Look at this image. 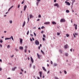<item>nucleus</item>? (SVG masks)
<instances>
[{
  "label": "nucleus",
  "mask_w": 79,
  "mask_h": 79,
  "mask_svg": "<svg viewBox=\"0 0 79 79\" xmlns=\"http://www.w3.org/2000/svg\"><path fill=\"white\" fill-rule=\"evenodd\" d=\"M35 44L36 45H39V41L37 40H35Z\"/></svg>",
  "instance_id": "obj_1"
},
{
  "label": "nucleus",
  "mask_w": 79,
  "mask_h": 79,
  "mask_svg": "<svg viewBox=\"0 0 79 79\" xmlns=\"http://www.w3.org/2000/svg\"><path fill=\"white\" fill-rule=\"evenodd\" d=\"M66 20L64 19H62L60 20V22L61 23H63V22H65Z\"/></svg>",
  "instance_id": "obj_2"
},
{
  "label": "nucleus",
  "mask_w": 79,
  "mask_h": 79,
  "mask_svg": "<svg viewBox=\"0 0 79 79\" xmlns=\"http://www.w3.org/2000/svg\"><path fill=\"white\" fill-rule=\"evenodd\" d=\"M78 35V33H77L75 32L74 33H73V35L75 38H76L75 35Z\"/></svg>",
  "instance_id": "obj_3"
},
{
  "label": "nucleus",
  "mask_w": 79,
  "mask_h": 79,
  "mask_svg": "<svg viewBox=\"0 0 79 79\" xmlns=\"http://www.w3.org/2000/svg\"><path fill=\"white\" fill-rule=\"evenodd\" d=\"M20 44L21 45L23 44V39L20 38Z\"/></svg>",
  "instance_id": "obj_4"
},
{
  "label": "nucleus",
  "mask_w": 79,
  "mask_h": 79,
  "mask_svg": "<svg viewBox=\"0 0 79 79\" xmlns=\"http://www.w3.org/2000/svg\"><path fill=\"white\" fill-rule=\"evenodd\" d=\"M37 56L38 58L39 59H40V57H41V55H39V53H37Z\"/></svg>",
  "instance_id": "obj_5"
},
{
  "label": "nucleus",
  "mask_w": 79,
  "mask_h": 79,
  "mask_svg": "<svg viewBox=\"0 0 79 79\" xmlns=\"http://www.w3.org/2000/svg\"><path fill=\"white\" fill-rule=\"evenodd\" d=\"M54 6H57V7H59V5H58V3H56L54 4Z\"/></svg>",
  "instance_id": "obj_6"
},
{
  "label": "nucleus",
  "mask_w": 79,
  "mask_h": 79,
  "mask_svg": "<svg viewBox=\"0 0 79 79\" xmlns=\"http://www.w3.org/2000/svg\"><path fill=\"white\" fill-rule=\"evenodd\" d=\"M65 3H66L67 5H70V3H69V2H68L67 1H65Z\"/></svg>",
  "instance_id": "obj_7"
},
{
  "label": "nucleus",
  "mask_w": 79,
  "mask_h": 79,
  "mask_svg": "<svg viewBox=\"0 0 79 79\" xmlns=\"http://www.w3.org/2000/svg\"><path fill=\"white\" fill-rule=\"evenodd\" d=\"M30 59L31 63H34V60H33V59L32 58V57L31 56L30 57Z\"/></svg>",
  "instance_id": "obj_8"
},
{
  "label": "nucleus",
  "mask_w": 79,
  "mask_h": 79,
  "mask_svg": "<svg viewBox=\"0 0 79 79\" xmlns=\"http://www.w3.org/2000/svg\"><path fill=\"white\" fill-rule=\"evenodd\" d=\"M64 48L66 49L68 48V44H66V45H65L64 46Z\"/></svg>",
  "instance_id": "obj_9"
},
{
  "label": "nucleus",
  "mask_w": 79,
  "mask_h": 79,
  "mask_svg": "<svg viewBox=\"0 0 79 79\" xmlns=\"http://www.w3.org/2000/svg\"><path fill=\"white\" fill-rule=\"evenodd\" d=\"M19 49L21 50H23V47L22 46H20L19 47Z\"/></svg>",
  "instance_id": "obj_10"
},
{
  "label": "nucleus",
  "mask_w": 79,
  "mask_h": 79,
  "mask_svg": "<svg viewBox=\"0 0 79 79\" xmlns=\"http://www.w3.org/2000/svg\"><path fill=\"white\" fill-rule=\"evenodd\" d=\"M73 26H75V29H77V25L75 24H73Z\"/></svg>",
  "instance_id": "obj_11"
},
{
  "label": "nucleus",
  "mask_w": 79,
  "mask_h": 79,
  "mask_svg": "<svg viewBox=\"0 0 79 79\" xmlns=\"http://www.w3.org/2000/svg\"><path fill=\"white\" fill-rule=\"evenodd\" d=\"M34 18V16H33L32 15L30 14V19H31V18Z\"/></svg>",
  "instance_id": "obj_12"
},
{
  "label": "nucleus",
  "mask_w": 79,
  "mask_h": 79,
  "mask_svg": "<svg viewBox=\"0 0 79 79\" xmlns=\"http://www.w3.org/2000/svg\"><path fill=\"white\" fill-rule=\"evenodd\" d=\"M25 24H26V22L25 21H24L23 23L22 27H24V26H25Z\"/></svg>",
  "instance_id": "obj_13"
},
{
  "label": "nucleus",
  "mask_w": 79,
  "mask_h": 79,
  "mask_svg": "<svg viewBox=\"0 0 79 79\" xmlns=\"http://www.w3.org/2000/svg\"><path fill=\"white\" fill-rule=\"evenodd\" d=\"M44 24H50V22H47L44 23Z\"/></svg>",
  "instance_id": "obj_14"
},
{
  "label": "nucleus",
  "mask_w": 79,
  "mask_h": 79,
  "mask_svg": "<svg viewBox=\"0 0 79 79\" xmlns=\"http://www.w3.org/2000/svg\"><path fill=\"white\" fill-rule=\"evenodd\" d=\"M27 8V6L25 5L24 6V11H25V10H26Z\"/></svg>",
  "instance_id": "obj_15"
},
{
  "label": "nucleus",
  "mask_w": 79,
  "mask_h": 79,
  "mask_svg": "<svg viewBox=\"0 0 79 79\" xmlns=\"http://www.w3.org/2000/svg\"><path fill=\"white\" fill-rule=\"evenodd\" d=\"M75 2V0H74L73 1H72V8H73V4H74V3Z\"/></svg>",
  "instance_id": "obj_16"
},
{
  "label": "nucleus",
  "mask_w": 79,
  "mask_h": 79,
  "mask_svg": "<svg viewBox=\"0 0 79 79\" xmlns=\"http://www.w3.org/2000/svg\"><path fill=\"white\" fill-rule=\"evenodd\" d=\"M42 69L43 70H44L45 71H47V70L45 69V67H42Z\"/></svg>",
  "instance_id": "obj_17"
},
{
  "label": "nucleus",
  "mask_w": 79,
  "mask_h": 79,
  "mask_svg": "<svg viewBox=\"0 0 79 79\" xmlns=\"http://www.w3.org/2000/svg\"><path fill=\"white\" fill-rule=\"evenodd\" d=\"M14 6H12L10 8H9L8 10V11H10V10H11V8H13Z\"/></svg>",
  "instance_id": "obj_18"
},
{
  "label": "nucleus",
  "mask_w": 79,
  "mask_h": 79,
  "mask_svg": "<svg viewBox=\"0 0 79 79\" xmlns=\"http://www.w3.org/2000/svg\"><path fill=\"white\" fill-rule=\"evenodd\" d=\"M9 39H11V37L10 38H5V40H9Z\"/></svg>",
  "instance_id": "obj_19"
},
{
  "label": "nucleus",
  "mask_w": 79,
  "mask_h": 79,
  "mask_svg": "<svg viewBox=\"0 0 79 79\" xmlns=\"http://www.w3.org/2000/svg\"><path fill=\"white\" fill-rule=\"evenodd\" d=\"M15 69H16V67H15L14 68L12 69V70L15 71Z\"/></svg>",
  "instance_id": "obj_20"
},
{
  "label": "nucleus",
  "mask_w": 79,
  "mask_h": 79,
  "mask_svg": "<svg viewBox=\"0 0 79 79\" xmlns=\"http://www.w3.org/2000/svg\"><path fill=\"white\" fill-rule=\"evenodd\" d=\"M52 24H56V23L55 22H52Z\"/></svg>",
  "instance_id": "obj_21"
},
{
  "label": "nucleus",
  "mask_w": 79,
  "mask_h": 79,
  "mask_svg": "<svg viewBox=\"0 0 79 79\" xmlns=\"http://www.w3.org/2000/svg\"><path fill=\"white\" fill-rule=\"evenodd\" d=\"M40 77H42V72H40Z\"/></svg>",
  "instance_id": "obj_22"
},
{
  "label": "nucleus",
  "mask_w": 79,
  "mask_h": 79,
  "mask_svg": "<svg viewBox=\"0 0 79 79\" xmlns=\"http://www.w3.org/2000/svg\"><path fill=\"white\" fill-rule=\"evenodd\" d=\"M65 56H68V53H65Z\"/></svg>",
  "instance_id": "obj_23"
},
{
  "label": "nucleus",
  "mask_w": 79,
  "mask_h": 79,
  "mask_svg": "<svg viewBox=\"0 0 79 79\" xmlns=\"http://www.w3.org/2000/svg\"><path fill=\"white\" fill-rule=\"evenodd\" d=\"M39 2H37L36 3V5L37 6H38V5H39Z\"/></svg>",
  "instance_id": "obj_24"
},
{
  "label": "nucleus",
  "mask_w": 79,
  "mask_h": 79,
  "mask_svg": "<svg viewBox=\"0 0 79 79\" xmlns=\"http://www.w3.org/2000/svg\"><path fill=\"white\" fill-rule=\"evenodd\" d=\"M66 12L68 13H69V10H66Z\"/></svg>",
  "instance_id": "obj_25"
},
{
  "label": "nucleus",
  "mask_w": 79,
  "mask_h": 79,
  "mask_svg": "<svg viewBox=\"0 0 79 79\" xmlns=\"http://www.w3.org/2000/svg\"><path fill=\"white\" fill-rule=\"evenodd\" d=\"M27 15H28L27 19H28V23L29 21V16L28 15V14H27Z\"/></svg>",
  "instance_id": "obj_26"
},
{
  "label": "nucleus",
  "mask_w": 79,
  "mask_h": 79,
  "mask_svg": "<svg viewBox=\"0 0 79 79\" xmlns=\"http://www.w3.org/2000/svg\"><path fill=\"white\" fill-rule=\"evenodd\" d=\"M57 35H60V33L59 32L57 33Z\"/></svg>",
  "instance_id": "obj_27"
},
{
  "label": "nucleus",
  "mask_w": 79,
  "mask_h": 79,
  "mask_svg": "<svg viewBox=\"0 0 79 79\" xmlns=\"http://www.w3.org/2000/svg\"><path fill=\"white\" fill-rule=\"evenodd\" d=\"M10 38L13 41L14 40V39H13V36H11V37Z\"/></svg>",
  "instance_id": "obj_28"
},
{
  "label": "nucleus",
  "mask_w": 79,
  "mask_h": 79,
  "mask_svg": "<svg viewBox=\"0 0 79 79\" xmlns=\"http://www.w3.org/2000/svg\"><path fill=\"white\" fill-rule=\"evenodd\" d=\"M66 37H69V34H66Z\"/></svg>",
  "instance_id": "obj_29"
},
{
  "label": "nucleus",
  "mask_w": 79,
  "mask_h": 79,
  "mask_svg": "<svg viewBox=\"0 0 79 79\" xmlns=\"http://www.w3.org/2000/svg\"><path fill=\"white\" fill-rule=\"evenodd\" d=\"M59 52H60V53H62V51L61 50V49L59 50Z\"/></svg>",
  "instance_id": "obj_30"
},
{
  "label": "nucleus",
  "mask_w": 79,
  "mask_h": 79,
  "mask_svg": "<svg viewBox=\"0 0 79 79\" xmlns=\"http://www.w3.org/2000/svg\"><path fill=\"white\" fill-rule=\"evenodd\" d=\"M3 42V40H0V43H2Z\"/></svg>",
  "instance_id": "obj_31"
},
{
  "label": "nucleus",
  "mask_w": 79,
  "mask_h": 79,
  "mask_svg": "<svg viewBox=\"0 0 79 79\" xmlns=\"http://www.w3.org/2000/svg\"><path fill=\"white\" fill-rule=\"evenodd\" d=\"M41 53H42V54H44V52H43V51H42V50H41Z\"/></svg>",
  "instance_id": "obj_32"
},
{
  "label": "nucleus",
  "mask_w": 79,
  "mask_h": 79,
  "mask_svg": "<svg viewBox=\"0 0 79 79\" xmlns=\"http://www.w3.org/2000/svg\"><path fill=\"white\" fill-rule=\"evenodd\" d=\"M9 23L10 24H11L12 23V20H10Z\"/></svg>",
  "instance_id": "obj_33"
},
{
  "label": "nucleus",
  "mask_w": 79,
  "mask_h": 79,
  "mask_svg": "<svg viewBox=\"0 0 79 79\" xmlns=\"http://www.w3.org/2000/svg\"><path fill=\"white\" fill-rule=\"evenodd\" d=\"M56 65H57L56 64L54 63V66H56Z\"/></svg>",
  "instance_id": "obj_34"
},
{
  "label": "nucleus",
  "mask_w": 79,
  "mask_h": 79,
  "mask_svg": "<svg viewBox=\"0 0 79 79\" xmlns=\"http://www.w3.org/2000/svg\"><path fill=\"white\" fill-rule=\"evenodd\" d=\"M39 18H41V15H39L38 16Z\"/></svg>",
  "instance_id": "obj_35"
},
{
  "label": "nucleus",
  "mask_w": 79,
  "mask_h": 79,
  "mask_svg": "<svg viewBox=\"0 0 79 79\" xmlns=\"http://www.w3.org/2000/svg\"><path fill=\"white\" fill-rule=\"evenodd\" d=\"M64 73L65 74H67V72H66V71H64Z\"/></svg>",
  "instance_id": "obj_36"
},
{
  "label": "nucleus",
  "mask_w": 79,
  "mask_h": 79,
  "mask_svg": "<svg viewBox=\"0 0 79 79\" xmlns=\"http://www.w3.org/2000/svg\"><path fill=\"white\" fill-rule=\"evenodd\" d=\"M10 45H8V46H7V48H10Z\"/></svg>",
  "instance_id": "obj_37"
},
{
  "label": "nucleus",
  "mask_w": 79,
  "mask_h": 79,
  "mask_svg": "<svg viewBox=\"0 0 79 79\" xmlns=\"http://www.w3.org/2000/svg\"><path fill=\"white\" fill-rule=\"evenodd\" d=\"M29 31H28L27 32V35H28V34H29Z\"/></svg>",
  "instance_id": "obj_38"
},
{
  "label": "nucleus",
  "mask_w": 79,
  "mask_h": 79,
  "mask_svg": "<svg viewBox=\"0 0 79 79\" xmlns=\"http://www.w3.org/2000/svg\"><path fill=\"white\" fill-rule=\"evenodd\" d=\"M27 50L26 49H25V53H26V52H27V50Z\"/></svg>",
  "instance_id": "obj_39"
},
{
  "label": "nucleus",
  "mask_w": 79,
  "mask_h": 79,
  "mask_svg": "<svg viewBox=\"0 0 79 79\" xmlns=\"http://www.w3.org/2000/svg\"><path fill=\"white\" fill-rule=\"evenodd\" d=\"M30 40H31V42L32 41V38H30Z\"/></svg>",
  "instance_id": "obj_40"
},
{
  "label": "nucleus",
  "mask_w": 79,
  "mask_h": 79,
  "mask_svg": "<svg viewBox=\"0 0 79 79\" xmlns=\"http://www.w3.org/2000/svg\"><path fill=\"white\" fill-rule=\"evenodd\" d=\"M51 64H53V62L52 61H51Z\"/></svg>",
  "instance_id": "obj_41"
},
{
  "label": "nucleus",
  "mask_w": 79,
  "mask_h": 79,
  "mask_svg": "<svg viewBox=\"0 0 79 79\" xmlns=\"http://www.w3.org/2000/svg\"><path fill=\"white\" fill-rule=\"evenodd\" d=\"M41 34H43L44 33V31H42L41 32Z\"/></svg>",
  "instance_id": "obj_42"
},
{
  "label": "nucleus",
  "mask_w": 79,
  "mask_h": 79,
  "mask_svg": "<svg viewBox=\"0 0 79 79\" xmlns=\"http://www.w3.org/2000/svg\"><path fill=\"white\" fill-rule=\"evenodd\" d=\"M34 35H35V36H36V34H35V33H34Z\"/></svg>",
  "instance_id": "obj_43"
},
{
  "label": "nucleus",
  "mask_w": 79,
  "mask_h": 79,
  "mask_svg": "<svg viewBox=\"0 0 79 79\" xmlns=\"http://www.w3.org/2000/svg\"><path fill=\"white\" fill-rule=\"evenodd\" d=\"M40 46H39L38 48V49H39V50H40Z\"/></svg>",
  "instance_id": "obj_44"
},
{
  "label": "nucleus",
  "mask_w": 79,
  "mask_h": 79,
  "mask_svg": "<svg viewBox=\"0 0 79 79\" xmlns=\"http://www.w3.org/2000/svg\"><path fill=\"white\" fill-rule=\"evenodd\" d=\"M42 39L43 41H44V40H45V39L44 38H43Z\"/></svg>",
  "instance_id": "obj_45"
},
{
  "label": "nucleus",
  "mask_w": 79,
  "mask_h": 79,
  "mask_svg": "<svg viewBox=\"0 0 79 79\" xmlns=\"http://www.w3.org/2000/svg\"><path fill=\"white\" fill-rule=\"evenodd\" d=\"M43 37H45V35H43Z\"/></svg>",
  "instance_id": "obj_46"
},
{
  "label": "nucleus",
  "mask_w": 79,
  "mask_h": 79,
  "mask_svg": "<svg viewBox=\"0 0 79 79\" xmlns=\"http://www.w3.org/2000/svg\"><path fill=\"white\" fill-rule=\"evenodd\" d=\"M20 6L19 4V5H18V8H19Z\"/></svg>",
  "instance_id": "obj_47"
},
{
  "label": "nucleus",
  "mask_w": 79,
  "mask_h": 79,
  "mask_svg": "<svg viewBox=\"0 0 79 79\" xmlns=\"http://www.w3.org/2000/svg\"><path fill=\"white\" fill-rule=\"evenodd\" d=\"M44 27L43 26V27H41V29H44Z\"/></svg>",
  "instance_id": "obj_48"
},
{
  "label": "nucleus",
  "mask_w": 79,
  "mask_h": 79,
  "mask_svg": "<svg viewBox=\"0 0 79 79\" xmlns=\"http://www.w3.org/2000/svg\"><path fill=\"white\" fill-rule=\"evenodd\" d=\"M24 1H23L22 2V4H23V3H24Z\"/></svg>",
  "instance_id": "obj_49"
},
{
  "label": "nucleus",
  "mask_w": 79,
  "mask_h": 79,
  "mask_svg": "<svg viewBox=\"0 0 79 79\" xmlns=\"http://www.w3.org/2000/svg\"><path fill=\"white\" fill-rule=\"evenodd\" d=\"M37 2H40V0H36Z\"/></svg>",
  "instance_id": "obj_50"
},
{
  "label": "nucleus",
  "mask_w": 79,
  "mask_h": 79,
  "mask_svg": "<svg viewBox=\"0 0 79 79\" xmlns=\"http://www.w3.org/2000/svg\"><path fill=\"white\" fill-rule=\"evenodd\" d=\"M72 50H73V48H72V49H70V51L71 52H72Z\"/></svg>",
  "instance_id": "obj_51"
},
{
  "label": "nucleus",
  "mask_w": 79,
  "mask_h": 79,
  "mask_svg": "<svg viewBox=\"0 0 79 79\" xmlns=\"http://www.w3.org/2000/svg\"><path fill=\"white\" fill-rule=\"evenodd\" d=\"M40 21V19H38L37 20V21Z\"/></svg>",
  "instance_id": "obj_52"
},
{
  "label": "nucleus",
  "mask_w": 79,
  "mask_h": 79,
  "mask_svg": "<svg viewBox=\"0 0 79 79\" xmlns=\"http://www.w3.org/2000/svg\"><path fill=\"white\" fill-rule=\"evenodd\" d=\"M50 73V71H48L47 72V74H48Z\"/></svg>",
  "instance_id": "obj_53"
},
{
  "label": "nucleus",
  "mask_w": 79,
  "mask_h": 79,
  "mask_svg": "<svg viewBox=\"0 0 79 79\" xmlns=\"http://www.w3.org/2000/svg\"><path fill=\"white\" fill-rule=\"evenodd\" d=\"M0 47H2V44H0Z\"/></svg>",
  "instance_id": "obj_54"
},
{
  "label": "nucleus",
  "mask_w": 79,
  "mask_h": 79,
  "mask_svg": "<svg viewBox=\"0 0 79 79\" xmlns=\"http://www.w3.org/2000/svg\"><path fill=\"white\" fill-rule=\"evenodd\" d=\"M27 59L28 60H30V58H29V57H28Z\"/></svg>",
  "instance_id": "obj_55"
},
{
  "label": "nucleus",
  "mask_w": 79,
  "mask_h": 79,
  "mask_svg": "<svg viewBox=\"0 0 79 79\" xmlns=\"http://www.w3.org/2000/svg\"><path fill=\"white\" fill-rule=\"evenodd\" d=\"M56 0H54V2H55V3H56Z\"/></svg>",
  "instance_id": "obj_56"
},
{
  "label": "nucleus",
  "mask_w": 79,
  "mask_h": 79,
  "mask_svg": "<svg viewBox=\"0 0 79 79\" xmlns=\"http://www.w3.org/2000/svg\"><path fill=\"white\" fill-rule=\"evenodd\" d=\"M60 74H62V72H61V71H60Z\"/></svg>",
  "instance_id": "obj_57"
},
{
  "label": "nucleus",
  "mask_w": 79,
  "mask_h": 79,
  "mask_svg": "<svg viewBox=\"0 0 79 79\" xmlns=\"http://www.w3.org/2000/svg\"><path fill=\"white\" fill-rule=\"evenodd\" d=\"M32 39L33 40H34V38L32 37Z\"/></svg>",
  "instance_id": "obj_58"
},
{
  "label": "nucleus",
  "mask_w": 79,
  "mask_h": 79,
  "mask_svg": "<svg viewBox=\"0 0 79 79\" xmlns=\"http://www.w3.org/2000/svg\"><path fill=\"white\" fill-rule=\"evenodd\" d=\"M37 79H40V78H39V77H37Z\"/></svg>",
  "instance_id": "obj_59"
},
{
  "label": "nucleus",
  "mask_w": 79,
  "mask_h": 79,
  "mask_svg": "<svg viewBox=\"0 0 79 79\" xmlns=\"http://www.w3.org/2000/svg\"><path fill=\"white\" fill-rule=\"evenodd\" d=\"M25 48H26V49H27V47L26 46H25Z\"/></svg>",
  "instance_id": "obj_60"
},
{
  "label": "nucleus",
  "mask_w": 79,
  "mask_h": 79,
  "mask_svg": "<svg viewBox=\"0 0 79 79\" xmlns=\"http://www.w3.org/2000/svg\"><path fill=\"white\" fill-rule=\"evenodd\" d=\"M47 66L48 67L49 66V64H47Z\"/></svg>",
  "instance_id": "obj_61"
},
{
  "label": "nucleus",
  "mask_w": 79,
  "mask_h": 79,
  "mask_svg": "<svg viewBox=\"0 0 79 79\" xmlns=\"http://www.w3.org/2000/svg\"><path fill=\"white\" fill-rule=\"evenodd\" d=\"M21 71H22V72L24 71V70H23V69H21Z\"/></svg>",
  "instance_id": "obj_62"
},
{
  "label": "nucleus",
  "mask_w": 79,
  "mask_h": 79,
  "mask_svg": "<svg viewBox=\"0 0 79 79\" xmlns=\"http://www.w3.org/2000/svg\"><path fill=\"white\" fill-rule=\"evenodd\" d=\"M35 66H33V68H34V69H35Z\"/></svg>",
  "instance_id": "obj_63"
},
{
  "label": "nucleus",
  "mask_w": 79,
  "mask_h": 79,
  "mask_svg": "<svg viewBox=\"0 0 79 79\" xmlns=\"http://www.w3.org/2000/svg\"><path fill=\"white\" fill-rule=\"evenodd\" d=\"M7 79H11V78L9 77L7 78Z\"/></svg>",
  "instance_id": "obj_64"
}]
</instances>
